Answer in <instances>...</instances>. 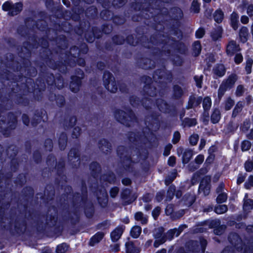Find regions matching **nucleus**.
Listing matches in <instances>:
<instances>
[{
	"mask_svg": "<svg viewBox=\"0 0 253 253\" xmlns=\"http://www.w3.org/2000/svg\"><path fill=\"white\" fill-rule=\"evenodd\" d=\"M167 103L163 100H160L158 104V107L160 110L163 112L167 111Z\"/></svg>",
	"mask_w": 253,
	"mask_h": 253,
	"instance_id": "nucleus-42",
	"label": "nucleus"
},
{
	"mask_svg": "<svg viewBox=\"0 0 253 253\" xmlns=\"http://www.w3.org/2000/svg\"><path fill=\"white\" fill-rule=\"evenodd\" d=\"M141 233V228L137 225L133 226L130 231L131 236L134 238H138Z\"/></svg>",
	"mask_w": 253,
	"mask_h": 253,
	"instance_id": "nucleus-25",
	"label": "nucleus"
},
{
	"mask_svg": "<svg viewBox=\"0 0 253 253\" xmlns=\"http://www.w3.org/2000/svg\"><path fill=\"white\" fill-rule=\"evenodd\" d=\"M244 106V103L242 102H238L234 108L232 114V117H236L238 114L241 112Z\"/></svg>",
	"mask_w": 253,
	"mask_h": 253,
	"instance_id": "nucleus-22",
	"label": "nucleus"
},
{
	"mask_svg": "<svg viewBox=\"0 0 253 253\" xmlns=\"http://www.w3.org/2000/svg\"><path fill=\"white\" fill-rule=\"evenodd\" d=\"M221 118L220 112L218 109H214L211 115V121L213 124L218 122Z\"/></svg>",
	"mask_w": 253,
	"mask_h": 253,
	"instance_id": "nucleus-20",
	"label": "nucleus"
},
{
	"mask_svg": "<svg viewBox=\"0 0 253 253\" xmlns=\"http://www.w3.org/2000/svg\"><path fill=\"white\" fill-rule=\"evenodd\" d=\"M186 228V225H182L180 226L178 228L173 229L174 236L177 237L179 235L180 233L182 231L184 228Z\"/></svg>",
	"mask_w": 253,
	"mask_h": 253,
	"instance_id": "nucleus-45",
	"label": "nucleus"
},
{
	"mask_svg": "<svg viewBox=\"0 0 253 253\" xmlns=\"http://www.w3.org/2000/svg\"><path fill=\"white\" fill-rule=\"evenodd\" d=\"M110 146L108 142H107L105 140H103L101 141V144H100V149L102 151H104V149L105 148H109V147Z\"/></svg>",
	"mask_w": 253,
	"mask_h": 253,
	"instance_id": "nucleus-49",
	"label": "nucleus"
},
{
	"mask_svg": "<svg viewBox=\"0 0 253 253\" xmlns=\"http://www.w3.org/2000/svg\"><path fill=\"white\" fill-rule=\"evenodd\" d=\"M184 198L186 202V205H187L188 206L192 205L195 200V196L193 194L186 195Z\"/></svg>",
	"mask_w": 253,
	"mask_h": 253,
	"instance_id": "nucleus-33",
	"label": "nucleus"
},
{
	"mask_svg": "<svg viewBox=\"0 0 253 253\" xmlns=\"http://www.w3.org/2000/svg\"><path fill=\"white\" fill-rule=\"evenodd\" d=\"M2 9L4 11H8V15L14 16L18 14L22 9V4L17 2L13 4L9 1L4 3L2 5Z\"/></svg>",
	"mask_w": 253,
	"mask_h": 253,
	"instance_id": "nucleus-2",
	"label": "nucleus"
},
{
	"mask_svg": "<svg viewBox=\"0 0 253 253\" xmlns=\"http://www.w3.org/2000/svg\"><path fill=\"white\" fill-rule=\"evenodd\" d=\"M250 127V123L248 121H245L242 126V130L244 131H246L248 130V128Z\"/></svg>",
	"mask_w": 253,
	"mask_h": 253,
	"instance_id": "nucleus-57",
	"label": "nucleus"
},
{
	"mask_svg": "<svg viewBox=\"0 0 253 253\" xmlns=\"http://www.w3.org/2000/svg\"><path fill=\"white\" fill-rule=\"evenodd\" d=\"M233 80H226L225 84H222L218 90V95L219 96H222L224 94V93L226 89L228 87L227 84H232L233 85L234 84V82H233Z\"/></svg>",
	"mask_w": 253,
	"mask_h": 253,
	"instance_id": "nucleus-24",
	"label": "nucleus"
},
{
	"mask_svg": "<svg viewBox=\"0 0 253 253\" xmlns=\"http://www.w3.org/2000/svg\"><path fill=\"white\" fill-rule=\"evenodd\" d=\"M6 62L4 63L5 65L9 68H12L14 71L18 70L19 63L14 60V57L12 54L9 53L6 56Z\"/></svg>",
	"mask_w": 253,
	"mask_h": 253,
	"instance_id": "nucleus-5",
	"label": "nucleus"
},
{
	"mask_svg": "<svg viewBox=\"0 0 253 253\" xmlns=\"http://www.w3.org/2000/svg\"><path fill=\"white\" fill-rule=\"evenodd\" d=\"M228 208L226 205H218L215 207L214 211L218 214H222L227 211Z\"/></svg>",
	"mask_w": 253,
	"mask_h": 253,
	"instance_id": "nucleus-29",
	"label": "nucleus"
},
{
	"mask_svg": "<svg viewBox=\"0 0 253 253\" xmlns=\"http://www.w3.org/2000/svg\"><path fill=\"white\" fill-rule=\"evenodd\" d=\"M139 66L144 69H149L154 67V62L149 58H143L139 63Z\"/></svg>",
	"mask_w": 253,
	"mask_h": 253,
	"instance_id": "nucleus-10",
	"label": "nucleus"
},
{
	"mask_svg": "<svg viewBox=\"0 0 253 253\" xmlns=\"http://www.w3.org/2000/svg\"><path fill=\"white\" fill-rule=\"evenodd\" d=\"M135 219L140 221L142 224H145L147 222V217L140 212H137L134 215Z\"/></svg>",
	"mask_w": 253,
	"mask_h": 253,
	"instance_id": "nucleus-21",
	"label": "nucleus"
},
{
	"mask_svg": "<svg viewBox=\"0 0 253 253\" xmlns=\"http://www.w3.org/2000/svg\"><path fill=\"white\" fill-rule=\"evenodd\" d=\"M175 163V158L174 157H170L168 160V164L170 166H173Z\"/></svg>",
	"mask_w": 253,
	"mask_h": 253,
	"instance_id": "nucleus-62",
	"label": "nucleus"
},
{
	"mask_svg": "<svg viewBox=\"0 0 253 253\" xmlns=\"http://www.w3.org/2000/svg\"><path fill=\"white\" fill-rule=\"evenodd\" d=\"M173 89H174V94L176 97H178L182 94V91L180 87H179V86H178V85L174 86Z\"/></svg>",
	"mask_w": 253,
	"mask_h": 253,
	"instance_id": "nucleus-47",
	"label": "nucleus"
},
{
	"mask_svg": "<svg viewBox=\"0 0 253 253\" xmlns=\"http://www.w3.org/2000/svg\"><path fill=\"white\" fill-rule=\"evenodd\" d=\"M126 41L127 42L132 45H135L136 43V42L134 40V38L133 36L130 35L128 36L126 38Z\"/></svg>",
	"mask_w": 253,
	"mask_h": 253,
	"instance_id": "nucleus-50",
	"label": "nucleus"
},
{
	"mask_svg": "<svg viewBox=\"0 0 253 253\" xmlns=\"http://www.w3.org/2000/svg\"><path fill=\"white\" fill-rule=\"evenodd\" d=\"M244 87L242 85H239L236 90L237 95L240 96L243 92Z\"/></svg>",
	"mask_w": 253,
	"mask_h": 253,
	"instance_id": "nucleus-61",
	"label": "nucleus"
},
{
	"mask_svg": "<svg viewBox=\"0 0 253 253\" xmlns=\"http://www.w3.org/2000/svg\"><path fill=\"white\" fill-rule=\"evenodd\" d=\"M245 168L247 171H251L253 169V161L252 160L247 161L245 164Z\"/></svg>",
	"mask_w": 253,
	"mask_h": 253,
	"instance_id": "nucleus-44",
	"label": "nucleus"
},
{
	"mask_svg": "<svg viewBox=\"0 0 253 253\" xmlns=\"http://www.w3.org/2000/svg\"><path fill=\"white\" fill-rule=\"evenodd\" d=\"M213 73L215 75L218 77H222L225 73V68L223 65L219 64L217 65L213 69Z\"/></svg>",
	"mask_w": 253,
	"mask_h": 253,
	"instance_id": "nucleus-14",
	"label": "nucleus"
},
{
	"mask_svg": "<svg viewBox=\"0 0 253 253\" xmlns=\"http://www.w3.org/2000/svg\"><path fill=\"white\" fill-rule=\"evenodd\" d=\"M126 253H139V250L134 247L131 242H127L125 244Z\"/></svg>",
	"mask_w": 253,
	"mask_h": 253,
	"instance_id": "nucleus-15",
	"label": "nucleus"
},
{
	"mask_svg": "<svg viewBox=\"0 0 253 253\" xmlns=\"http://www.w3.org/2000/svg\"><path fill=\"white\" fill-rule=\"evenodd\" d=\"M247 13L253 19V5L251 4L247 8Z\"/></svg>",
	"mask_w": 253,
	"mask_h": 253,
	"instance_id": "nucleus-55",
	"label": "nucleus"
},
{
	"mask_svg": "<svg viewBox=\"0 0 253 253\" xmlns=\"http://www.w3.org/2000/svg\"><path fill=\"white\" fill-rule=\"evenodd\" d=\"M253 209V200L248 199V196L246 195L244 198V203L243 209L245 211H248Z\"/></svg>",
	"mask_w": 253,
	"mask_h": 253,
	"instance_id": "nucleus-17",
	"label": "nucleus"
},
{
	"mask_svg": "<svg viewBox=\"0 0 253 253\" xmlns=\"http://www.w3.org/2000/svg\"><path fill=\"white\" fill-rule=\"evenodd\" d=\"M239 16L236 12H233L231 15V23L232 28L236 30L238 28Z\"/></svg>",
	"mask_w": 253,
	"mask_h": 253,
	"instance_id": "nucleus-18",
	"label": "nucleus"
},
{
	"mask_svg": "<svg viewBox=\"0 0 253 253\" xmlns=\"http://www.w3.org/2000/svg\"><path fill=\"white\" fill-rule=\"evenodd\" d=\"M202 98L201 97H196L194 96H190L187 106V108L190 109L197 106L200 104Z\"/></svg>",
	"mask_w": 253,
	"mask_h": 253,
	"instance_id": "nucleus-13",
	"label": "nucleus"
},
{
	"mask_svg": "<svg viewBox=\"0 0 253 253\" xmlns=\"http://www.w3.org/2000/svg\"><path fill=\"white\" fill-rule=\"evenodd\" d=\"M119 189L117 187L113 188L110 190V196L112 197H115L118 193Z\"/></svg>",
	"mask_w": 253,
	"mask_h": 253,
	"instance_id": "nucleus-56",
	"label": "nucleus"
},
{
	"mask_svg": "<svg viewBox=\"0 0 253 253\" xmlns=\"http://www.w3.org/2000/svg\"><path fill=\"white\" fill-rule=\"evenodd\" d=\"M204 160V157L202 155H198L195 159V162L197 164L200 165L201 164Z\"/></svg>",
	"mask_w": 253,
	"mask_h": 253,
	"instance_id": "nucleus-54",
	"label": "nucleus"
},
{
	"mask_svg": "<svg viewBox=\"0 0 253 253\" xmlns=\"http://www.w3.org/2000/svg\"><path fill=\"white\" fill-rule=\"evenodd\" d=\"M163 231L162 228L155 229L154 236L156 240L154 242V246L156 248L158 247L160 245L165 243L166 241V237L169 240H171L174 236V231L173 229L170 230L168 232L166 237L163 234Z\"/></svg>",
	"mask_w": 253,
	"mask_h": 253,
	"instance_id": "nucleus-1",
	"label": "nucleus"
},
{
	"mask_svg": "<svg viewBox=\"0 0 253 253\" xmlns=\"http://www.w3.org/2000/svg\"><path fill=\"white\" fill-rule=\"evenodd\" d=\"M210 179L207 178L206 179H203L201 181L199 186V191L203 192L204 195L206 196L209 194L210 192V185L209 184Z\"/></svg>",
	"mask_w": 253,
	"mask_h": 253,
	"instance_id": "nucleus-7",
	"label": "nucleus"
},
{
	"mask_svg": "<svg viewBox=\"0 0 253 253\" xmlns=\"http://www.w3.org/2000/svg\"><path fill=\"white\" fill-rule=\"evenodd\" d=\"M227 198V195L225 193L223 192L219 193L218 197L216 198L217 202L218 203H224L225 202Z\"/></svg>",
	"mask_w": 253,
	"mask_h": 253,
	"instance_id": "nucleus-40",
	"label": "nucleus"
},
{
	"mask_svg": "<svg viewBox=\"0 0 253 253\" xmlns=\"http://www.w3.org/2000/svg\"><path fill=\"white\" fill-rule=\"evenodd\" d=\"M222 28L219 26H216L210 33V36L212 41H217L222 38Z\"/></svg>",
	"mask_w": 253,
	"mask_h": 253,
	"instance_id": "nucleus-6",
	"label": "nucleus"
},
{
	"mask_svg": "<svg viewBox=\"0 0 253 253\" xmlns=\"http://www.w3.org/2000/svg\"><path fill=\"white\" fill-rule=\"evenodd\" d=\"M175 189L174 186H170L167 192V201H170L171 200L174 195V193L175 192Z\"/></svg>",
	"mask_w": 253,
	"mask_h": 253,
	"instance_id": "nucleus-37",
	"label": "nucleus"
},
{
	"mask_svg": "<svg viewBox=\"0 0 253 253\" xmlns=\"http://www.w3.org/2000/svg\"><path fill=\"white\" fill-rule=\"evenodd\" d=\"M243 57L241 54L238 53L236 54L234 57V61L236 64H239L243 61Z\"/></svg>",
	"mask_w": 253,
	"mask_h": 253,
	"instance_id": "nucleus-48",
	"label": "nucleus"
},
{
	"mask_svg": "<svg viewBox=\"0 0 253 253\" xmlns=\"http://www.w3.org/2000/svg\"><path fill=\"white\" fill-rule=\"evenodd\" d=\"M193 156V152L191 150H186L183 155V162L184 163H187Z\"/></svg>",
	"mask_w": 253,
	"mask_h": 253,
	"instance_id": "nucleus-26",
	"label": "nucleus"
},
{
	"mask_svg": "<svg viewBox=\"0 0 253 253\" xmlns=\"http://www.w3.org/2000/svg\"><path fill=\"white\" fill-rule=\"evenodd\" d=\"M251 147V143L248 141H244L241 145V148L243 151L249 150Z\"/></svg>",
	"mask_w": 253,
	"mask_h": 253,
	"instance_id": "nucleus-43",
	"label": "nucleus"
},
{
	"mask_svg": "<svg viewBox=\"0 0 253 253\" xmlns=\"http://www.w3.org/2000/svg\"><path fill=\"white\" fill-rule=\"evenodd\" d=\"M80 85V80H72L70 84V88L72 91L77 92L79 90Z\"/></svg>",
	"mask_w": 253,
	"mask_h": 253,
	"instance_id": "nucleus-23",
	"label": "nucleus"
},
{
	"mask_svg": "<svg viewBox=\"0 0 253 253\" xmlns=\"http://www.w3.org/2000/svg\"><path fill=\"white\" fill-rule=\"evenodd\" d=\"M196 123V121L194 119L186 118L183 121V125L185 127H191L195 126Z\"/></svg>",
	"mask_w": 253,
	"mask_h": 253,
	"instance_id": "nucleus-30",
	"label": "nucleus"
},
{
	"mask_svg": "<svg viewBox=\"0 0 253 253\" xmlns=\"http://www.w3.org/2000/svg\"><path fill=\"white\" fill-rule=\"evenodd\" d=\"M104 234L102 232H98L92 237L89 242V245L93 246L95 244L99 242L103 238Z\"/></svg>",
	"mask_w": 253,
	"mask_h": 253,
	"instance_id": "nucleus-16",
	"label": "nucleus"
},
{
	"mask_svg": "<svg viewBox=\"0 0 253 253\" xmlns=\"http://www.w3.org/2000/svg\"><path fill=\"white\" fill-rule=\"evenodd\" d=\"M193 53L195 56H198L201 52V46L199 41L194 42L193 45Z\"/></svg>",
	"mask_w": 253,
	"mask_h": 253,
	"instance_id": "nucleus-28",
	"label": "nucleus"
},
{
	"mask_svg": "<svg viewBox=\"0 0 253 253\" xmlns=\"http://www.w3.org/2000/svg\"><path fill=\"white\" fill-rule=\"evenodd\" d=\"M80 131L81 129L79 127H76L74 128L73 132V135H74V137H77L79 135V134H80Z\"/></svg>",
	"mask_w": 253,
	"mask_h": 253,
	"instance_id": "nucleus-60",
	"label": "nucleus"
},
{
	"mask_svg": "<svg viewBox=\"0 0 253 253\" xmlns=\"http://www.w3.org/2000/svg\"><path fill=\"white\" fill-rule=\"evenodd\" d=\"M214 20L217 22H221L223 19V13L221 10H217L213 15Z\"/></svg>",
	"mask_w": 253,
	"mask_h": 253,
	"instance_id": "nucleus-27",
	"label": "nucleus"
},
{
	"mask_svg": "<svg viewBox=\"0 0 253 253\" xmlns=\"http://www.w3.org/2000/svg\"><path fill=\"white\" fill-rule=\"evenodd\" d=\"M234 104V101L231 98L227 99L225 102V109L226 111L229 110L233 107Z\"/></svg>",
	"mask_w": 253,
	"mask_h": 253,
	"instance_id": "nucleus-36",
	"label": "nucleus"
},
{
	"mask_svg": "<svg viewBox=\"0 0 253 253\" xmlns=\"http://www.w3.org/2000/svg\"><path fill=\"white\" fill-rule=\"evenodd\" d=\"M124 229L125 227L123 226L116 227L111 233L112 240L114 242L118 241L121 238Z\"/></svg>",
	"mask_w": 253,
	"mask_h": 253,
	"instance_id": "nucleus-8",
	"label": "nucleus"
},
{
	"mask_svg": "<svg viewBox=\"0 0 253 253\" xmlns=\"http://www.w3.org/2000/svg\"><path fill=\"white\" fill-rule=\"evenodd\" d=\"M253 64V60L249 58L246 60L245 70L247 74H250L252 72V65Z\"/></svg>",
	"mask_w": 253,
	"mask_h": 253,
	"instance_id": "nucleus-32",
	"label": "nucleus"
},
{
	"mask_svg": "<svg viewBox=\"0 0 253 253\" xmlns=\"http://www.w3.org/2000/svg\"><path fill=\"white\" fill-rule=\"evenodd\" d=\"M113 41L117 44H122L124 42L125 39L122 36H115L113 38Z\"/></svg>",
	"mask_w": 253,
	"mask_h": 253,
	"instance_id": "nucleus-39",
	"label": "nucleus"
},
{
	"mask_svg": "<svg viewBox=\"0 0 253 253\" xmlns=\"http://www.w3.org/2000/svg\"><path fill=\"white\" fill-rule=\"evenodd\" d=\"M67 142V136L65 134H63L61 136L59 140V144L61 149H64L65 147Z\"/></svg>",
	"mask_w": 253,
	"mask_h": 253,
	"instance_id": "nucleus-34",
	"label": "nucleus"
},
{
	"mask_svg": "<svg viewBox=\"0 0 253 253\" xmlns=\"http://www.w3.org/2000/svg\"><path fill=\"white\" fill-rule=\"evenodd\" d=\"M240 50V46L236 41L230 40L226 45V53L228 56H232Z\"/></svg>",
	"mask_w": 253,
	"mask_h": 253,
	"instance_id": "nucleus-4",
	"label": "nucleus"
},
{
	"mask_svg": "<svg viewBox=\"0 0 253 253\" xmlns=\"http://www.w3.org/2000/svg\"><path fill=\"white\" fill-rule=\"evenodd\" d=\"M222 253H234V250L231 247H227L224 249Z\"/></svg>",
	"mask_w": 253,
	"mask_h": 253,
	"instance_id": "nucleus-64",
	"label": "nucleus"
},
{
	"mask_svg": "<svg viewBox=\"0 0 253 253\" xmlns=\"http://www.w3.org/2000/svg\"><path fill=\"white\" fill-rule=\"evenodd\" d=\"M113 77V75L108 71H105L103 75V79H111Z\"/></svg>",
	"mask_w": 253,
	"mask_h": 253,
	"instance_id": "nucleus-59",
	"label": "nucleus"
},
{
	"mask_svg": "<svg viewBox=\"0 0 253 253\" xmlns=\"http://www.w3.org/2000/svg\"><path fill=\"white\" fill-rule=\"evenodd\" d=\"M245 186L247 189L250 188L251 186H253V176L251 175L249 177L248 182L245 184Z\"/></svg>",
	"mask_w": 253,
	"mask_h": 253,
	"instance_id": "nucleus-51",
	"label": "nucleus"
},
{
	"mask_svg": "<svg viewBox=\"0 0 253 253\" xmlns=\"http://www.w3.org/2000/svg\"><path fill=\"white\" fill-rule=\"evenodd\" d=\"M105 87L111 92H115L118 89L116 80H105Z\"/></svg>",
	"mask_w": 253,
	"mask_h": 253,
	"instance_id": "nucleus-11",
	"label": "nucleus"
},
{
	"mask_svg": "<svg viewBox=\"0 0 253 253\" xmlns=\"http://www.w3.org/2000/svg\"><path fill=\"white\" fill-rule=\"evenodd\" d=\"M205 34V30L203 28H199L196 32V36L197 38H202Z\"/></svg>",
	"mask_w": 253,
	"mask_h": 253,
	"instance_id": "nucleus-46",
	"label": "nucleus"
},
{
	"mask_svg": "<svg viewBox=\"0 0 253 253\" xmlns=\"http://www.w3.org/2000/svg\"><path fill=\"white\" fill-rule=\"evenodd\" d=\"M224 185L223 183H221L218 185V187L216 189V192L218 193H223V190L224 188Z\"/></svg>",
	"mask_w": 253,
	"mask_h": 253,
	"instance_id": "nucleus-63",
	"label": "nucleus"
},
{
	"mask_svg": "<svg viewBox=\"0 0 253 253\" xmlns=\"http://www.w3.org/2000/svg\"><path fill=\"white\" fill-rule=\"evenodd\" d=\"M171 148V145H168L165 147V150L164 152V155L165 156H167L169 154Z\"/></svg>",
	"mask_w": 253,
	"mask_h": 253,
	"instance_id": "nucleus-58",
	"label": "nucleus"
},
{
	"mask_svg": "<svg viewBox=\"0 0 253 253\" xmlns=\"http://www.w3.org/2000/svg\"><path fill=\"white\" fill-rule=\"evenodd\" d=\"M249 35L248 29L246 27L241 28L239 32V36L242 42H245L247 41V37Z\"/></svg>",
	"mask_w": 253,
	"mask_h": 253,
	"instance_id": "nucleus-19",
	"label": "nucleus"
},
{
	"mask_svg": "<svg viewBox=\"0 0 253 253\" xmlns=\"http://www.w3.org/2000/svg\"><path fill=\"white\" fill-rule=\"evenodd\" d=\"M68 249V246L65 243L60 244L57 247L56 252L57 253H64Z\"/></svg>",
	"mask_w": 253,
	"mask_h": 253,
	"instance_id": "nucleus-35",
	"label": "nucleus"
},
{
	"mask_svg": "<svg viewBox=\"0 0 253 253\" xmlns=\"http://www.w3.org/2000/svg\"><path fill=\"white\" fill-rule=\"evenodd\" d=\"M159 38V42L162 43H164L165 46L167 47L168 46H170L171 47H174L175 44H176V42L175 41H173L172 39H170L169 38H167L164 36H160Z\"/></svg>",
	"mask_w": 253,
	"mask_h": 253,
	"instance_id": "nucleus-12",
	"label": "nucleus"
},
{
	"mask_svg": "<svg viewBox=\"0 0 253 253\" xmlns=\"http://www.w3.org/2000/svg\"><path fill=\"white\" fill-rule=\"evenodd\" d=\"M115 117L116 119L121 123L126 125L130 126V125L126 122L127 117L126 116V113L122 110H118L115 112Z\"/></svg>",
	"mask_w": 253,
	"mask_h": 253,
	"instance_id": "nucleus-9",
	"label": "nucleus"
},
{
	"mask_svg": "<svg viewBox=\"0 0 253 253\" xmlns=\"http://www.w3.org/2000/svg\"><path fill=\"white\" fill-rule=\"evenodd\" d=\"M190 245V253H203L207 245V241L202 239H200V242L192 241Z\"/></svg>",
	"mask_w": 253,
	"mask_h": 253,
	"instance_id": "nucleus-3",
	"label": "nucleus"
},
{
	"mask_svg": "<svg viewBox=\"0 0 253 253\" xmlns=\"http://www.w3.org/2000/svg\"><path fill=\"white\" fill-rule=\"evenodd\" d=\"M211 105V101L210 98L206 97L204 98L203 103V108L205 111L210 109Z\"/></svg>",
	"mask_w": 253,
	"mask_h": 253,
	"instance_id": "nucleus-31",
	"label": "nucleus"
},
{
	"mask_svg": "<svg viewBox=\"0 0 253 253\" xmlns=\"http://www.w3.org/2000/svg\"><path fill=\"white\" fill-rule=\"evenodd\" d=\"M180 133L176 131L173 134V143H177L180 139Z\"/></svg>",
	"mask_w": 253,
	"mask_h": 253,
	"instance_id": "nucleus-52",
	"label": "nucleus"
},
{
	"mask_svg": "<svg viewBox=\"0 0 253 253\" xmlns=\"http://www.w3.org/2000/svg\"><path fill=\"white\" fill-rule=\"evenodd\" d=\"M160 212V209L159 207L155 208L152 211V215L154 219H156Z\"/></svg>",
	"mask_w": 253,
	"mask_h": 253,
	"instance_id": "nucleus-53",
	"label": "nucleus"
},
{
	"mask_svg": "<svg viewBox=\"0 0 253 253\" xmlns=\"http://www.w3.org/2000/svg\"><path fill=\"white\" fill-rule=\"evenodd\" d=\"M191 10L195 13H198L200 10V4L196 0H194L191 5Z\"/></svg>",
	"mask_w": 253,
	"mask_h": 253,
	"instance_id": "nucleus-38",
	"label": "nucleus"
},
{
	"mask_svg": "<svg viewBox=\"0 0 253 253\" xmlns=\"http://www.w3.org/2000/svg\"><path fill=\"white\" fill-rule=\"evenodd\" d=\"M199 140V136L197 134H193L189 138V142L192 145H195Z\"/></svg>",
	"mask_w": 253,
	"mask_h": 253,
	"instance_id": "nucleus-41",
	"label": "nucleus"
}]
</instances>
